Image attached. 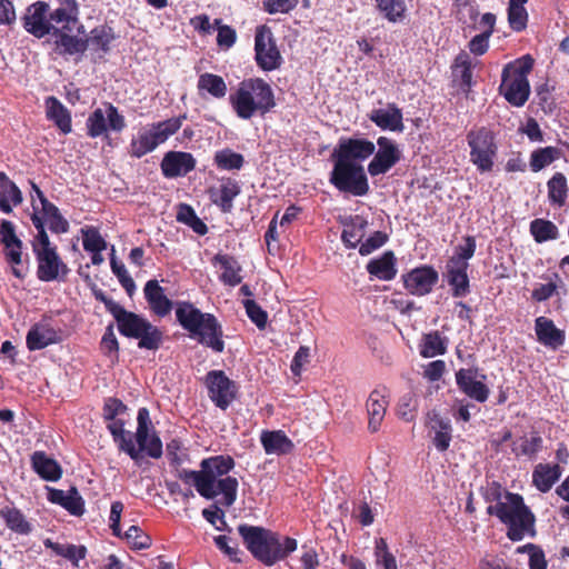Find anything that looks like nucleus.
Masks as SVG:
<instances>
[{
  "label": "nucleus",
  "mask_w": 569,
  "mask_h": 569,
  "mask_svg": "<svg viewBox=\"0 0 569 569\" xmlns=\"http://www.w3.org/2000/svg\"><path fill=\"white\" fill-rule=\"evenodd\" d=\"M236 461L229 455H218L204 458L200 462L199 470L180 469L177 477L186 485L193 486L197 492L207 500H212L219 495L222 498L202 510V517L212 526L219 521L227 526L224 511L218 506L229 508L237 500L238 479L228 473L234 468Z\"/></svg>",
  "instance_id": "f257e3e1"
},
{
  "label": "nucleus",
  "mask_w": 569,
  "mask_h": 569,
  "mask_svg": "<svg viewBox=\"0 0 569 569\" xmlns=\"http://www.w3.org/2000/svg\"><path fill=\"white\" fill-rule=\"evenodd\" d=\"M127 410L128 407L120 399L116 397L104 399L102 417L119 450L126 452L136 462L142 458V452L152 459H159L163 453L162 441L156 432L149 435L151 427L149 410L146 407L138 410V426L134 435L138 448L134 446L131 432L124 430L126 421L121 416L127 413Z\"/></svg>",
  "instance_id": "f03ea898"
},
{
  "label": "nucleus",
  "mask_w": 569,
  "mask_h": 569,
  "mask_svg": "<svg viewBox=\"0 0 569 569\" xmlns=\"http://www.w3.org/2000/svg\"><path fill=\"white\" fill-rule=\"evenodd\" d=\"M238 532L252 557L267 567L284 560L298 547L295 538L284 537L281 542L278 532L264 527L241 523Z\"/></svg>",
  "instance_id": "7ed1b4c3"
},
{
  "label": "nucleus",
  "mask_w": 569,
  "mask_h": 569,
  "mask_svg": "<svg viewBox=\"0 0 569 569\" xmlns=\"http://www.w3.org/2000/svg\"><path fill=\"white\" fill-rule=\"evenodd\" d=\"M176 319L189 337L216 353L224 350L222 326L213 313L202 312L190 301L176 302Z\"/></svg>",
  "instance_id": "20e7f679"
},
{
  "label": "nucleus",
  "mask_w": 569,
  "mask_h": 569,
  "mask_svg": "<svg viewBox=\"0 0 569 569\" xmlns=\"http://www.w3.org/2000/svg\"><path fill=\"white\" fill-rule=\"evenodd\" d=\"M229 103L239 119L249 120L269 113L276 107V99L271 86L256 77L240 81L231 90Z\"/></svg>",
  "instance_id": "39448f33"
},
{
  "label": "nucleus",
  "mask_w": 569,
  "mask_h": 569,
  "mask_svg": "<svg viewBox=\"0 0 569 569\" xmlns=\"http://www.w3.org/2000/svg\"><path fill=\"white\" fill-rule=\"evenodd\" d=\"M487 513L497 517L507 527L506 536L511 541L537 535L536 516L519 493L507 491L503 503L489 505Z\"/></svg>",
  "instance_id": "423d86ee"
},
{
  "label": "nucleus",
  "mask_w": 569,
  "mask_h": 569,
  "mask_svg": "<svg viewBox=\"0 0 569 569\" xmlns=\"http://www.w3.org/2000/svg\"><path fill=\"white\" fill-rule=\"evenodd\" d=\"M533 64V58L525 54L503 67L499 91L511 106L522 107L528 101L530 96L528 76Z\"/></svg>",
  "instance_id": "0eeeda50"
},
{
  "label": "nucleus",
  "mask_w": 569,
  "mask_h": 569,
  "mask_svg": "<svg viewBox=\"0 0 569 569\" xmlns=\"http://www.w3.org/2000/svg\"><path fill=\"white\" fill-rule=\"evenodd\" d=\"M470 162L480 173L491 172L498 157L496 132L487 126H476L466 134Z\"/></svg>",
  "instance_id": "6e6552de"
},
{
  "label": "nucleus",
  "mask_w": 569,
  "mask_h": 569,
  "mask_svg": "<svg viewBox=\"0 0 569 569\" xmlns=\"http://www.w3.org/2000/svg\"><path fill=\"white\" fill-rule=\"evenodd\" d=\"M187 119V114L170 118L163 121L153 122L148 128L141 129L136 138H132L129 146V153L133 158H142L152 152L158 146L166 142L173 136Z\"/></svg>",
  "instance_id": "1a4fd4ad"
},
{
  "label": "nucleus",
  "mask_w": 569,
  "mask_h": 569,
  "mask_svg": "<svg viewBox=\"0 0 569 569\" xmlns=\"http://www.w3.org/2000/svg\"><path fill=\"white\" fill-rule=\"evenodd\" d=\"M332 170L329 182L339 191L355 197H363L369 190V181L365 168L360 163H351L339 158H330Z\"/></svg>",
  "instance_id": "9d476101"
},
{
  "label": "nucleus",
  "mask_w": 569,
  "mask_h": 569,
  "mask_svg": "<svg viewBox=\"0 0 569 569\" xmlns=\"http://www.w3.org/2000/svg\"><path fill=\"white\" fill-rule=\"evenodd\" d=\"M119 332L127 337L138 339V347L156 351L163 342V332L146 318L129 311L118 323Z\"/></svg>",
  "instance_id": "9b49d317"
},
{
  "label": "nucleus",
  "mask_w": 569,
  "mask_h": 569,
  "mask_svg": "<svg viewBox=\"0 0 569 569\" xmlns=\"http://www.w3.org/2000/svg\"><path fill=\"white\" fill-rule=\"evenodd\" d=\"M32 223L38 230L37 243L33 244L38 259V278L42 281L54 280L62 263L54 248L50 246L49 237L37 214L32 217Z\"/></svg>",
  "instance_id": "f8f14e48"
},
{
  "label": "nucleus",
  "mask_w": 569,
  "mask_h": 569,
  "mask_svg": "<svg viewBox=\"0 0 569 569\" xmlns=\"http://www.w3.org/2000/svg\"><path fill=\"white\" fill-rule=\"evenodd\" d=\"M204 385L208 396L214 406L227 410L237 399L239 388L236 381L231 380L223 370H210L204 377Z\"/></svg>",
  "instance_id": "ddd939ff"
},
{
  "label": "nucleus",
  "mask_w": 569,
  "mask_h": 569,
  "mask_svg": "<svg viewBox=\"0 0 569 569\" xmlns=\"http://www.w3.org/2000/svg\"><path fill=\"white\" fill-rule=\"evenodd\" d=\"M254 53L257 66L263 71H273L282 63V57L272 32L266 26L256 29Z\"/></svg>",
  "instance_id": "4468645a"
},
{
  "label": "nucleus",
  "mask_w": 569,
  "mask_h": 569,
  "mask_svg": "<svg viewBox=\"0 0 569 569\" xmlns=\"http://www.w3.org/2000/svg\"><path fill=\"white\" fill-rule=\"evenodd\" d=\"M378 150H375L373 158L368 163L367 170L371 177L386 174L402 157L397 142L388 137L380 136L377 139Z\"/></svg>",
  "instance_id": "2eb2a0df"
},
{
  "label": "nucleus",
  "mask_w": 569,
  "mask_h": 569,
  "mask_svg": "<svg viewBox=\"0 0 569 569\" xmlns=\"http://www.w3.org/2000/svg\"><path fill=\"white\" fill-rule=\"evenodd\" d=\"M375 150L376 144L366 138L342 137L332 150L330 158L362 164L375 153Z\"/></svg>",
  "instance_id": "dca6fc26"
},
{
  "label": "nucleus",
  "mask_w": 569,
  "mask_h": 569,
  "mask_svg": "<svg viewBox=\"0 0 569 569\" xmlns=\"http://www.w3.org/2000/svg\"><path fill=\"white\" fill-rule=\"evenodd\" d=\"M70 23L71 11H68L64 7L48 13L49 34L53 38L56 51L60 54L71 53Z\"/></svg>",
  "instance_id": "f3484780"
},
{
  "label": "nucleus",
  "mask_w": 569,
  "mask_h": 569,
  "mask_svg": "<svg viewBox=\"0 0 569 569\" xmlns=\"http://www.w3.org/2000/svg\"><path fill=\"white\" fill-rule=\"evenodd\" d=\"M405 289L412 296L430 293L439 281V273L432 267L423 264L401 276Z\"/></svg>",
  "instance_id": "a211bd4d"
},
{
  "label": "nucleus",
  "mask_w": 569,
  "mask_h": 569,
  "mask_svg": "<svg viewBox=\"0 0 569 569\" xmlns=\"http://www.w3.org/2000/svg\"><path fill=\"white\" fill-rule=\"evenodd\" d=\"M485 373H479L478 368H461L456 372V383L458 389L467 397L478 401H487L490 390L483 380Z\"/></svg>",
  "instance_id": "6ab92c4d"
},
{
  "label": "nucleus",
  "mask_w": 569,
  "mask_h": 569,
  "mask_svg": "<svg viewBox=\"0 0 569 569\" xmlns=\"http://www.w3.org/2000/svg\"><path fill=\"white\" fill-rule=\"evenodd\" d=\"M0 239L7 249V260L12 264V273L17 278L24 277V269L21 267L22 241L17 237L14 224L9 220L0 223Z\"/></svg>",
  "instance_id": "aec40b11"
},
{
  "label": "nucleus",
  "mask_w": 569,
  "mask_h": 569,
  "mask_svg": "<svg viewBox=\"0 0 569 569\" xmlns=\"http://www.w3.org/2000/svg\"><path fill=\"white\" fill-rule=\"evenodd\" d=\"M116 39L112 28L103 24L93 28L86 39L73 37V52L90 50L94 53H107Z\"/></svg>",
  "instance_id": "412c9836"
},
{
  "label": "nucleus",
  "mask_w": 569,
  "mask_h": 569,
  "mask_svg": "<svg viewBox=\"0 0 569 569\" xmlns=\"http://www.w3.org/2000/svg\"><path fill=\"white\" fill-rule=\"evenodd\" d=\"M49 4L44 1H37L27 8L23 17L24 29L37 38H43L50 33L48 21Z\"/></svg>",
  "instance_id": "4be33fe9"
},
{
  "label": "nucleus",
  "mask_w": 569,
  "mask_h": 569,
  "mask_svg": "<svg viewBox=\"0 0 569 569\" xmlns=\"http://www.w3.org/2000/svg\"><path fill=\"white\" fill-rule=\"evenodd\" d=\"M161 171L166 178L184 176L196 168V159L189 152L169 151L161 161Z\"/></svg>",
  "instance_id": "5701e85b"
},
{
  "label": "nucleus",
  "mask_w": 569,
  "mask_h": 569,
  "mask_svg": "<svg viewBox=\"0 0 569 569\" xmlns=\"http://www.w3.org/2000/svg\"><path fill=\"white\" fill-rule=\"evenodd\" d=\"M468 266V262H461L460 260L447 261L445 277L455 298L466 297L470 292Z\"/></svg>",
  "instance_id": "b1692460"
},
{
  "label": "nucleus",
  "mask_w": 569,
  "mask_h": 569,
  "mask_svg": "<svg viewBox=\"0 0 569 569\" xmlns=\"http://www.w3.org/2000/svg\"><path fill=\"white\" fill-rule=\"evenodd\" d=\"M31 204L33 209L31 218L37 214L39 219H41L43 228L44 223H47L49 229L56 233L66 232L68 230V221L61 216L59 209L52 202L42 200V207H39L37 200L31 196Z\"/></svg>",
  "instance_id": "393cba45"
},
{
  "label": "nucleus",
  "mask_w": 569,
  "mask_h": 569,
  "mask_svg": "<svg viewBox=\"0 0 569 569\" xmlns=\"http://www.w3.org/2000/svg\"><path fill=\"white\" fill-rule=\"evenodd\" d=\"M343 226L341 232V240L349 249H356L363 242L362 239L366 234L368 220L360 214L349 216L340 220Z\"/></svg>",
  "instance_id": "a878e982"
},
{
  "label": "nucleus",
  "mask_w": 569,
  "mask_h": 569,
  "mask_svg": "<svg viewBox=\"0 0 569 569\" xmlns=\"http://www.w3.org/2000/svg\"><path fill=\"white\" fill-rule=\"evenodd\" d=\"M535 331L537 340L551 349H558L565 343V331L557 328L555 322L543 316L536 318Z\"/></svg>",
  "instance_id": "bb28decb"
},
{
  "label": "nucleus",
  "mask_w": 569,
  "mask_h": 569,
  "mask_svg": "<svg viewBox=\"0 0 569 569\" xmlns=\"http://www.w3.org/2000/svg\"><path fill=\"white\" fill-rule=\"evenodd\" d=\"M368 117L381 130L402 132L405 129L402 111L395 103H389L387 109H373Z\"/></svg>",
  "instance_id": "cd10ccee"
},
{
  "label": "nucleus",
  "mask_w": 569,
  "mask_h": 569,
  "mask_svg": "<svg viewBox=\"0 0 569 569\" xmlns=\"http://www.w3.org/2000/svg\"><path fill=\"white\" fill-rule=\"evenodd\" d=\"M260 442L267 455L284 456L295 449L292 440L283 430H262Z\"/></svg>",
  "instance_id": "c85d7f7f"
},
{
  "label": "nucleus",
  "mask_w": 569,
  "mask_h": 569,
  "mask_svg": "<svg viewBox=\"0 0 569 569\" xmlns=\"http://www.w3.org/2000/svg\"><path fill=\"white\" fill-rule=\"evenodd\" d=\"M143 292L153 313L159 317H164L170 313L173 302L164 295V289L156 279L147 281Z\"/></svg>",
  "instance_id": "c756f323"
},
{
  "label": "nucleus",
  "mask_w": 569,
  "mask_h": 569,
  "mask_svg": "<svg viewBox=\"0 0 569 569\" xmlns=\"http://www.w3.org/2000/svg\"><path fill=\"white\" fill-rule=\"evenodd\" d=\"M241 192V188L237 180L224 178L217 191L211 190V200L222 212H230L233 208V200Z\"/></svg>",
  "instance_id": "7c9ffc66"
},
{
  "label": "nucleus",
  "mask_w": 569,
  "mask_h": 569,
  "mask_svg": "<svg viewBox=\"0 0 569 569\" xmlns=\"http://www.w3.org/2000/svg\"><path fill=\"white\" fill-rule=\"evenodd\" d=\"M31 467L40 478L47 481H57L62 475L60 465L44 451H34L31 455Z\"/></svg>",
  "instance_id": "2f4dec72"
},
{
  "label": "nucleus",
  "mask_w": 569,
  "mask_h": 569,
  "mask_svg": "<svg viewBox=\"0 0 569 569\" xmlns=\"http://www.w3.org/2000/svg\"><path fill=\"white\" fill-rule=\"evenodd\" d=\"M562 469L559 465L538 463L532 472V483L542 493L551 490L560 479Z\"/></svg>",
  "instance_id": "473e14b6"
},
{
  "label": "nucleus",
  "mask_w": 569,
  "mask_h": 569,
  "mask_svg": "<svg viewBox=\"0 0 569 569\" xmlns=\"http://www.w3.org/2000/svg\"><path fill=\"white\" fill-rule=\"evenodd\" d=\"M212 263L219 264L222 269L219 277L221 282L230 287H236L241 283L242 277L240 272L242 268L233 256L217 253L212 259Z\"/></svg>",
  "instance_id": "72a5a7b5"
},
{
  "label": "nucleus",
  "mask_w": 569,
  "mask_h": 569,
  "mask_svg": "<svg viewBox=\"0 0 569 569\" xmlns=\"http://www.w3.org/2000/svg\"><path fill=\"white\" fill-rule=\"evenodd\" d=\"M367 271L383 281L392 280L397 274L396 257L392 251H385L379 258L371 259L367 264Z\"/></svg>",
  "instance_id": "f704fd0d"
},
{
  "label": "nucleus",
  "mask_w": 569,
  "mask_h": 569,
  "mask_svg": "<svg viewBox=\"0 0 569 569\" xmlns=\"http://www.w3.org/2000/svg\"><path fill=\"white\" fill-rule=\"evenodd\" d=\"M387 400L385 395L379 390H373L367 400V411L369 416L368 429L371 432H377L385 418L387 410Z\"/></svg>",
  "instance_id": "c9c22d12"
},
{
  "label": "nucleus",
  "mask_w": 569,
  "mask_h": 569,
  "mask_svg": "<svg viewBox=\"0 0 569 569\" xmlns=\"http://www.w3.org/2000/svg\"><path fill=\"white\" fill-rule=\"evenodd\" d=\"M22 202V193L17 184L8 176L0 171V210L11 213L12 207Z\"/></svg>",
  "instance_id": "e433bc0d"
},
{
  "label": "nucleus",
  "mask_w": 569,
  "mask_h": 569,
  "mask_svg": "<svg viewBox=\"0 0 569 569\" xmlns=\"http://www.w3.org/2000/svg\"><path fill=\"white\" fill-rule=\"evenodd\" d=\"M46 116L48 120L54 122V124L63 132L68 133L71 131V117L69 110L53 96L46 99Z\"/></svg>",
  "instance_id": "4c0bfd02"
},
{
  "label": "nucleus",
  "mask_w": 569,
  "mask_h": 569,
  "mask_svg": "<svg viewBox=\"0 0 569 569\" xmlns=\"http://www.w3.org/2000/svg\"><path fill=\"white\" fill-rule=\"evenodd\" d=\"M197 88L200 94L207 92L214 99L224 98L228 91L223 78L210 72H204L199 76Z\"/></svg>",
  "instance_id": "58836bf2"
},
{
  "label": "nucleus",
  "mask_w": 569,
  "mask_h": 569,
  "mask_svg": "<svg viewBox=\"0 0 569 569\" xmlns=\"http://www.w3.org/2000/svg\"><path fill=\"white\" fill-rule=\"evenodd\" d=\"M447 351L446 338L438 330L425 333L420 345V355L423 358H433Z\"/></svg>",
  "instance_id": "ea45409f"
},
{
  "label": "nucleus",
  "mask_w": 569,
  "mask_h": 569,
  "mask_svg": "<svg viewBox=\"0 0 569 569\" xmlns=\"http://www.w3.org/2000/svg\"><path fill=\"white\" fill-rule=\"evenodd\" d=\"M0 517L4 520L7 527L17 533L28 535L32 530L23 513L14 507L6 506L1 508Z\"/></svg>",
  "instance_id": "a19ab883"
},
{
  "label": "nucleus",
  "mask_w": 569,
  "mask_h": 569,
  "mask_svg": "<svg viewBox=\"0 0 569 569\" xmlns=\"http://www.w3.org/2000/svg\"><path fill=\"white\" fill-rule=\"evenodd\" d=\"M548 198L552 204L565 206L568 198V182L562 172H556L547 182Z\"/></svg>",
  "instance_id": "79ce46f5"
},
{
  "label": "nucleus",
  "mask_w": 569,
  "mask_h": 569,
  "mask_svg": "<svg viewBox=\"0 0 569 569\" xmlns=\"http://www.w3.org/2000/svg\"><path fill=\"white\" fill-rule=\"evenodd\" d=\"M379 13L389 22H401L406 17L407 6L405 0H376Z\"/></svg>",
  "instance_id": "37998d69"
},
{
  "label": "nucleus",
  "mask_w": 569,
  "mask_h": 569,
  "mask_svg": "<svg viewBox=\"0 0 569 569\" xmlns=\"http://www.w3.org/2000/svg\"><path fill=\"white\" fill-rule=\"evenodd\" d=\"M213 163L219 170H240L244 164V157L230 148L216 151Z\"/></svg>",
  "instance_id": "c03bdc74"
},
{
  "label": "nucleus",
  "mask_w": 569,
  "mask_h": 569,
  "mask_svg": "<svg viewBox=\"0 0 569 569\" xmlns=\"http://www.w3.org/2000/svg\"><path fill=\"white\" fill-rule=\"evenodd\" d=\"M561 157L562 152L557 147L538 148L530 156V169L538 172Z\"/></svg>",
  "instance_id": "a18cd8bd"
},
{
  "label": "nucleus",
  "mask_w": 569,
  "mask_h": 569,
  "mask_svg": "<svg viewBox=\"0 0 569 569\" xmlns=\"http://www.w3.org/2000/svg\"><path fill=\"white\" fill-rule=\"evenodd\" d=\"M431 420L435 422L432 428L436 429L432 442L439 452H445L448 450L452 439L450 421L440 418L437 413L433 415Z\"/></svg>",
  "instance_id": "49530a36"
},
{
  "label": "nucleus",
  "mask_w": 569,
  "mask_h": 569,
  "mask_svg": "<svg viewBox=\"0 0 569 569\" xmlns=\"http://www.w3.org/2000/svg\"><path fill=\"white\" fill-rule=\"evenodd\" d=\"M543 439L537 431H532L530 437L520 438V443L513 442L512 452L517 457H527L532 459L542 449Z\"/></svg>",
  "instance_id": "de8ad7c7"
},
{
  "label": "nucleus",
  "mask_w": 569,
  "mask_h": 569,
  "mask_svg": "<svg viewBox=\"0 0 569 569\" xmlns=\"http://www.w3.org/2000/svg\"><path fill=\"white\" fill-rule=\"evenodd\" d=\"M530 233L538 243L556 240L559 236L557 226L546 219H535L530 222Z\"/></svg>",
  "instance_id": "09e8293b"
},
{
  "label": "nucleus",
  "mask_w": 569,
  "mask_h": 569,
  "mask_svg": "<svg viewBox=\"0 0 569 569\" xmlns=\"http://www.w3.org/2000/svg\"><path fill=\"white\" fill-rule=\"evenodd\" d=\"M54 332L43 326H33L27 335L29 350H40L54 342Z\"/></svg>",
  "instance_id": "8fccbe9b"
},
{
  "label": "nucleus",
  "mask_w": 569,
  "mask_h": 569,
  "mask_svg": "<svg viewBox=\"0 0 569 569\" xmlns=\"http://www.w3.org/2000/svg\"><path fill=\"white\" fill-rule=\"evenodd\" d=\"M110 267L113 274L118 278L120 284L126 290L128 296H132L136 290V283L131 276L128 273L126 266L122 261L117 260L114 256V248L112 247V253L110 258Z\"/></svg>",
  "instance_id": "3c124183"
},
{
  "label": "nucleus",
  "mask_w": 569,
  "mask_h": 569,
  "mask_svg": "<svg viewBox=\"0 0 569 569\" xmlns=\"http://www.w3.org/2000/svg\"><path fill=\"white\" fill-rule=\"evenodd\" d=\"M121 538L134 550L148 549L152 543L150 536L138 526H130Z\"/></svg>",
  "instance_id": "603ef678"
},
{
  "label": "nucleus",
  "mask_w": 569,
  "mask_h": 569,
  "mask_svg": "<svg viewBox=\"0 0 569 569\" xmlns=\"http://www.w3.org/2000/svg\"><path fill=\"white\" fill-rule=\"evenodd\" d=\"M80 232L86 251H103L107 248V242L97 228L87 226L81 228Z\"/></svg>",
  "instance_id": "864d4df0"
},
{
  "label": "nucleus",
  "mask_w": 569,
  "mask_h": 569,
  "mask_svg": "<svg viewBox=\"0 0 569 569\" xmlns=\"http://www.w3.org/2000/svg\"><path fill=\"white\" fill-rule=\"evenodd\" d=\"M102 353L111 359L112 362L119 360V342L113 331V325H109L100 342Z\"/></svg>",
  "instance_id": "5fc2aeb1"
},
{
  "label": "nucleus",
  "mask_w": 569,
  "mask_h": 569,
  "mask_svg": "<svg viewBox=\"0 0 569 569\" xmlns=\"http://www.w3.org/2000/svg\"><path fill=\"white\" fill-rule=\"evenodd\" d=\"M106 112L102 109H96L87 119L88 134L91 138H97L103 134L108 129Z\"/></svg>",
  "instance_id": "6e6d98bb"
},
{
  "label": "nucleus",
  "mask_w": 569,
  "mask_h": 569,
  "mask_svg": "<svg viewBox=\"0 0 569 569\" xmlns=\"http://www.w3.org/2000/svg\"><path fill=\"white\" fill-rule=\"evenodd\" d=\"M243 307L248 318L257 326L258 329L263 330L267 327L268 313L254 300H243Z\"/></svg>",
  "instance_id": "4d7b16f0"
},
{
  "label": "nucleus",
  "mask_w": 569,
  "mask_h": 569,
  "mask_svg": "<svg viewBox=\"0 0 569 569\" xmlns=\"http://www.w3.org/2000/svg\"><path fill=\"white\" fill-rule=\"evenodd\" d=\"M552 90L553 88L549 86L548 81L536 88L537 103L545 113H551L556 108Z\"/></svg>",
  "instance_id": "13d9d810"
},
{
  "label": "nucleus",
  "mask_w": 569,
  "mask_h": 569,
  "mask_svg": "<svg viewBox=\"0 0 569 569\" xmlns=\"http://www.w3.org/2000/svg\"><path fill=\"white\" fill-rule=\"evenodd\" d=\"M453 73L459 76L460 84L469 89L472 82V67L467 56L457 57L453 66Z\"/></svg>",
  "instance_id": "bf43d9fd"
},
{
  "label": "nucleus",
  "mask_w": 569,
  "mask_h": 569,
  "mask_svg": "<svg viewBox=\"0 0 569 569\" xmlns=\"http://www.w3.org/2000/svg\"><path fill=\"white\" fill-rule=\"evenodd\" d=\"M94 298L102 302L109 313L113 316L117 321V325L124 318V316L129 312L118 302L113 301L109 298L101 289H93Z\"/></svg>",
  "instance_id": "052dcab7"
},
{
  "label": "nucleus",
  "mask_w": 569,
  "mask_h": 569,
  "mask_svg": "<svg viewBox=\"0 0 569 569\" xmlns=\"http://www.w3.org/2000/svg\"><path fill=\"white\" fill-rule=\"evenodd\" d=\"M506 492L498 481L488 482L487 486L480 488L483 500L490 505L503 503Z\"/></svg>",
  "instance_id": "680f3d73"
},
{
  "label": "nucleus",
  "mask_w": 569,
  "mask_h": 569,
  "mask_svg": "<svg viewBox=\"0 0 569 569\" xmlns=\"http://www.w3.org/2000/svg\"><path fill=\"white\" fill-rule=\"evenodd\" d=\"M508 22L510 28L516 32H521L527 28L528 12L525 7H508Z\"/></svg>",
  "instance_id": "e2e57ef3"
},
{
  "label": "nucleus",
  "mask_w": 569,
  "mask_h": 569,
  "mask_svg": "<svg viewBox=\"0 0 569 569\" xmlns=\"http://www.w3.org/2000/svg\"><path fill=\"white\" fill-rule=\"evenodd\" d=\"M556 281H549L548 283H540L531 291L532 300L537 302H543L550 299L558 289L557 281H560L558 273H553Z\"/></svg>",
  "instance_id": "0e129e2a"
},
{
  "label": "nucleus",
  "mask_w": 569,
  "mask_h": 569,
  "mask_svg": "<svg viewBox=\"0 0 569 569\" xmlns=\"http://www.w3.org/2000/svg\"><path fill=\"white\" fill-rule=\"evenodd\" d=\"M389 237L383 231H375L366 241H363L359 247V253L361 256H368L375 250L381 248L387 241Z\"/></svg>",
  "instance_id": "69168bd1"
},
{
  "label": "nucleus",
  "mask_w": 569,
  "mask_h": 569,
  "mask_svg": "<svg viewBox=\"0 0 569 569\" xmlns=\"http://www.w3.org/2000/svg\"><path fill=\"white\" fill-rule=\"evenodd\" d=\"M299 0H262V8L269 14L289 13Z\"/></svg>",
  "instance_id": "338daca9"
},
{
  "label": "nucleus",
  "mask_w": 569,
  "mask_h": 569,
  "mask_svg": "<svg viewBox=\"0 0 569 569\" xmlns=\"http://www.w3.org/2000/svg\"><path fill=\"white\" fill-rule=\"evenodd\" d=\"M214 543L219 550L226 553L232 561L239 562L240 558L238 557L240 550L238 548V543L233 542V540L228 536H217L214 537Z\"/></svg>",
  "instance_id": "774afa93"
}]
</instances>
